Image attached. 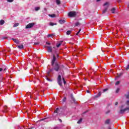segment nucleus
<instances>
[{
    "label": "nucleus",
    "mask_w": 129,
    "mask_h": 129,
    "mask_svg": "<svg viewBox=\"0 0 129 129\" xmlns=\"http://www.w3.org/2000/svg\"><path fill=\"white\" fill-rule=\"evenodd\" d=\"M118 92H119V89H117L116 90V93H118Z\"/></svg>",
    "instance_id": "obj_33"
},
{
    "label": "nucleus",
    "mask_w": 129,
    "mask_h": 129,
    "mask_svg": "<svg viewBox=\"0 0 129 129\" xmlns=\"http://www.w3.org/2000/svg\"><path fill=\"white\" fill-rule=\"evenodd\" d=\"M118 104V102H116L115 103V105H117Z\"/></svg>",
    "instance_id": "obj_41"
},
{
    "label": "nucleus",
    "mask_w": 129,
    "mask_h": 129,
    "mask_svg": "<svg viewBox=\"0 0 129 129\" xmlns=\"http://www.w3.org/2000/svg\"><path fill=\"white\" fill-rule=\"evenodd\" d=\"M12 40H13V41H14V43H16V44H20V41H19V40L15 38H12Z\"/></svg>",
    "instance_id": "obj_9"
},
{
    "label": "nucleus",
    "mask_w": 129,
    "mask_h": 129,
    "mask_svg": "<svg viewBox=\"0 0 129 129\" xmlns=\"http://www.w3.org/2000/svg\"><path fill=\"white\" fill-rule=\"evenodd\" d=\"M62 80L63 81L64 84H66V81H65V79H64V78H62Z\"/></svg>",
    "instance_id": "obj_31"
},
{
    "label": "nucleus",
    "mask_w": 129,
    "mask_h": 129,
    "mask_svg": "<svg viewBox=\"0 0 129 129\" xmlns=\"http://www.w3.org/2000/svg\"><path fill=\"white\" fill-rule=\"evenodd\" d=\"M8 3H13L14 2V0H8Z\"/></svg>",
    "instance_id": "obj_35"
},
{
    "label": "nucleus",
    "mask_w": 129,
    "mask_h": 129,
    "mask_svg": "<svg viewBox=\"0 0 129 129\" xmlns=\"http://www.w3.org/2000/svg\"><path fill=\"white\" fill-rule=\"evenodd\" d=\"M49 17H50V18H55L56 17V15L55 14H49Z\"/></svg>",
    "instance_id": "obj_14"
},
{
    "label": "nucleus",
    "mask_w": 129,
    "mask_h": 129,
    "mask_svg": "<svg viewBox=\"0 0 129 129\" xmlns=\"http://www.w3.org/2000/svg\"><path fill=\"white\" fill-rule=\"evenodd\" d=\"M57 83L60 86H62V82L61 81V75H59L57 78Z\"/></svg>",
    "instance_id": "obj_6"
},
{
    "label": "nucleus",
    "mask_w": 129,
    "mask_h": 129,
    "mask_svg": "<svg viewBox=\"0 0 129 129\" xmlns=\"http://www.w3.org/2000/svg\"><path fill=\"white\" fill-rule=\"evenodd\" d=\"M54 35V34H48V35H47V37H48V38H50V37H51V38H52V36H53Z\"/></svg>",
    "instance_id": "obj_26"
},
{
    "label": "nucleus",
    "mask_w": 129,
    "mask_h": 129,
    "mask_svg": "<svg viewBox=\"0 0 129 129\" xmlns=\"http://www.w3.org/2000/svg\"><path fill=\"white\" fill-rule=\"evenodd\" d=\"M82 122V118H80L77 122V123H81Z\"/></svg>",
    "instance_id": "obj_23"
},
{
    "label": "nucleus",
    "mask_w": 129,
    "mask_h": 129,
    "mask_svg": "<svg viewBox=\"0 0 129 129\" xmlns=\"http://www.w3.org/2000/svg\"><path fill=\"white\" fill-rule=\"evenodd\" d=\"M56 57H57V58H58V57H59V55H58V54H56Z\"/></svg>",
    "instance_id": "obj_46"
},
{
    "label": "nucleus",
    "mask_w": 129,
    "mask_h": 129,
    "mask_svg": "<svg viewBox=\"0 0 129 129\" xmlns=\"http://www.w3.org/2000/svg\"><path fill=\"white\" fill-rule=\"evenodd\" d=\"M49 25H50V26H55V25H57V23H53L52 22H50Z\"/></svg>",
    "instance_id": "obj_21"
},
{
    "label": "nucleus",
    "mask_w": 129,
    "mask_h": 129,
    "mask_svg": "<svg viewBox=\"0 0 129 129\" xmlns=\"http://www.w3.org/2000/svg\"><path fill=\"white\" fill-rule=\"evenodd\" d=\"M101 95V92H99L98 94H97L96 96H95V97L96 98H97V97H99V96H100Z\"/></svg>",
    "instance_id": "obj_15"
},
{
    "label": "nucleus",
    "mask_w": 129,
    "mask_h": 129,
    "mask_svg": "<svg viewBox=\"0 0 129 129\" xmlns=\"http://www.w3.org/2000/svg\"><path fill=\"white\" fill-rule=\"evenodd\" d=\"M46 43L47 44V45H51V43L50 42H46Z\"/></svg>",
    "instance_id": "obj_39"
},
{
    "label": "nucleus",
    "mask_w": 129,
    "mask_h": 129,
    "mask_svg": "<svg viewBox=\"0 0 129 129\" xmlns=\"http://www.w3.org/2000/svg\"><path fill=\"white\" fill-rule=\"evenodd\" d=\"M101 0H96V2H100Z\"/></svg>",
    "instance_id": "obj_47"
},
{
    "label": "nucleus",
    "mask_w": 129,
    "mask_h": 129,
    "mask_svg": "<svg viewBox=\"0 0 129 129\" xmlns=\"http://www.w3.org/2000/svg\"><path fill=\"white\" fill-rule=\"evenodd\" d=\"M67 99V98H66V97H64L63 98V99H62V103H64V102H66Z\"/></svg>",
    "instance_id": "obj_20"
},
{
    "label": "nucleus",
    "mask_w": 129,
    "mask_h": 129,
    "mask_svg": "<svg viewBox=\"0 0 129 129\" xmlns=\"http://www.w3.org/2000/svg\"><path fill=\"white\" fill-rule=\"evenodd\" d=\"M108 90V89H105L103 90V92H105V91H107Z\"/></svg>",
    "instance_id": "obj_37"
},
{
    "label": "nucleus",
    "mask_w": 129,
    "mask_h": 129,
    "mask_svg": "<svg viewBox=\"0 0 129 129\" xmlns=\"http://www.w3.org/2000/svg\"><path fill=\"white\" fill-rule=\"evenodd\" d=\"M58 120L60 121V122H62V120L61 119H58Z\"/></svg>",
    "instance_id": "obj_43"
},
{
    "label": "nucleus",
    "mask_w": 129,
    "mask_h": 129,
    "mask_svg": "<svg viewBox=\"0 0 129 129\" xmlns=\"http://www.w3.org/2000/svg\"><path fill=\"white\" fill-rule=\"evenodd\" d=\"M45 119H46V118L42 119H40V121H43V120H45Z\"/></svg>",
    "instance_id": "obj_42"
},
{
    "label": "nucleus",
    "mask_w": 129,
    "mask_h": 129,
    "mask_svg": "<svg viewBox=\"0 0 129 129\" xmlns=\"http://www.w3.org/2000/svg\"><path fill=\"white\" fill-rule=\"evenodd\" d=\"M59 111H60L59 110V108H57L56 110H55L54 112L55 113H59Z\"/></svg>",
    "instance_id": "obj_16"
},
{
    "label": "nucleus",
    "mask_w": 129,
    "mask_h": 129,
    "mask_svg": "<svg viewBox=\"0 0 129 129\" xmlns=\"http://www.w3.org/2000/svg\"><path fill=\"white\" fill-rule=\"evenodd\" d=\"M35 11L37 12V11H39V10H40V7H35Z\"/></svg>",
    "instance_id": "obj_25"
},
{
    "label": "nucleus",
    "mask_w": 129,
    "mask_h": 129,
    "mask_svg": "<svg viewBox=\"0 0 129 129\" xmlns=\"http://www.w3.org/2000/svg\"><path fill=\"white\" fill-rule=\"evenodd\" d=\"M123 108V105H122L120 107V108L121 109L119 112V113H120L121 114H122V113H124L126 110H129V107L125 108L124 109H122Z\"/></svg>",
    "instance_id": "obj_1"
},
{
    "label": "nucleus",
    "mask_w": 129,
    "mask_h": 129,
    "mask_svg": "<svg viewBox=\"0 0 129 129\" xmlns=\"http://www.w3.org/2000/svg\"><path fill=\"white\" fill-rule=\"evenodd\" d=\"M19 26V23H16L14 25V27H18Z\"/></svg>",
    "instance_id": "obj_30"
},
{
    "label": "nucleus",
    "mask_w": 129,
    "mask_h": 129,
    "mask_svg": "<svg viewBox=\"0 0 129 129\" xmlns=\"http://www.w3.org/2000/svg\"><path fill=\"white\" fill-rule=\"evenodd\" d=\"M119 83H120V82H119V81H117V82L115 83V85H118V84H119Z\"/></svg>",
    "instance_id": "obj_28"
},
{
    "label": "nucleus",
    "mask_w": 129,
    "mask_h": 129,
    "mask_svg": "<svg viewBox=\"0 0 129 129\" xmlns=\"http://www.w3.org/2000/svg\"><path fill=\"white\" fill-rule=\"evenodd\" d=\"M34 26H35V24L34 23H29L26 26V29H31V28H33Z\"/></svg>",
    "instance_id": "obj_5"
},
{
    "label": "nucleus",
    "mask_w": 129,
    "mask_h": 129,
    "mask_svg": "<svg viewBox=\"0 0 129 129\" xmlns=\"http://www.w3.org/2000/svg\"><path fill=\"white\" fill-rule=\"evenodd\" d=\"M51 71H53V69L50 70L49 72H47L48 75H49V74H50V72H51Z\"/></svg>",
    "instance_id": "obj_32"
},
{
    "label": "nucleus",
    "mask_w": 129,
    "mask_h": 129,
    "mask_svg": "<svg viewBox=\"0 0 129 129\" xmlns=\"http://www.w3.org/2000/svg\"><path fill=\"white\" fill-rule=\"evenodd\" d=\"M79 25H80V23L79 22H77L75 24V26H79Z\"/></svg>",
    "instance_id": "obj_27"
},
{
    "label": "nucleus",
    "mask_w": 129,
    "mask_h": 129,
    "mask_svg": "<svg viewBox=\"0 0 129 129\" xmlns=\"http://www.w3.org/2000/svg\"><path fill=\"white\" fill-rule=\"evenodd\" d=\"M56 2L57 5H60L61 4L60 0H56Z\"/></svg>",
    "instance_id": "obj_19"
},
{
    "label": "nucleus",
    "mask_w": 129,
    "mask_h": 129,
    "mask_svg": "<svg viewBox=\"0 0 129 129\" xmlns=\"http://www.w3.org/2000/svg\"><path fill=\"white\" fill-rule=\"evenodd\" d=\"M70 34H71V31L69 30L67 32V35H69Z\"/></svg>",
    "instance_id": "obj_24"
},
{
    "label": "nucleus",
    "mask_w": 129,
    "mask_h": 129,
    "mask_svg": "<svg viewBox=\"0 0 129 129\" xmlns=\"http://www.w3.org/2000/svg\"><path fill=\"white\" fill-rule=\"evenodd\" d=\"M3 39H7V37H3Z\"/></svg>",
    "instance_id": "obj_48"
},
{
    "label": "nucleus",
    "mask_w": 129,
    "mask_h": 129,
    "mask_svg": "<svg viewBox=\"0 0 129 129\" xmlns=\"http://www.w3.org/2000/svg\"><path fill=\"white\" fill-rule=\"evenodd\" d=\"M5 24V20H1L0 21V25L1 26H3V25H4Z\"/></svg>",
    "instance_id": "obj_13"
},
{
    "label": "nucleus",
    "mask_w": 129,
    "mask_h": 129,
    "mask_svg": "<svg viewBox=\"0 0 129 129\" xmlns=\"http://www.w3.org/2000/svg\"><path fill=\"white\" fill-rule=\"evenodd\" d=\"M115 8H112L111 10V11L112 12V14H115Z\"/></svg>",
    "instance_id": "obj_18"
},
{
    "label": "nucleus",
    "mask_w": 129,
    "mask_h": 129,
    "mask_svg": "<svg viewBox=\"0 0 129 129\" xmlns=\"http://www.w3.org/2000/svg\"><path fill=\"white\" fill-rule=\"evenodd\" d=\"M81 31V29H79V31L76 34L77 36L78 35V34L80 33Z\"/></svg>",
    "instance_id": "obj_29"
},
{
    "label": "nucleus",
    "mask_w": 129,
    "mask_h": 129,
    "mask_svg": "<svg viewBox=\"0 0 129 129\" xmlns=\"http://www.w3.org/2000/svg\"><path fill=\"white\" fill-rule=\"evenodd\" d=\"M122 74H123V73H120L119 74H118L117 77H120V76H122Z\"/></svg>",
    "instance_id": "obj_22"
},
{
    "label": "nucleus",
    "mask_w": 129,
    "mask_h": 129,
    "mask_svg": "<svg viewBox=\"0 0 129 129\" xmlns=\"http://www.w3.org/2000/svg\"><path fill=\"white\" fill-rule=\"evenodd\" d=\"M56 56H55V55L53 54V56L51 60V66H54V64H55V62H56Z\"/></svg>",
    "instance_id": "obj_7"
},
{
    "label": "nucleus",
    "mask_w": 129,
    "mask_h": 129,
    "mask_svg": "<svg viewBox=\"0 0 129 129\" xmlns=\"http://www.w3.org/2000/svg\"><path fill=\"white\" fill-rule=\"evenodd\" d=\"M57 114H53V117H56V116H57Z\"/></svg>",
    "instance_id": "obj_40"
},
{
    "label": "nucleus",
    "mask_w": 129,
    "mask_h": 129,
    "mask_svg": "<svg viewBox=\"0 0 129 129\" xmlns=\"http://www.w3.org/2000/svg\"><path fill=\"white\" fill-rule=\"evenodd\" d=\"M40 44V42H35L34 43V45H39Z\"/></svg>",
    "instance_id": "obj_38"
},
{
    "label": "nucleus",
    "mask_w": 129,
    "mask_h": 129,
    "mask_svg": "<svg viewBox=\"0 0 129 129\" xmlns=\"http://www.w3.org/2000/svg\"><path fill=\"white\" fill-rule=\"evenodd\" d=\"M77 15V13H76L75 11H71L68 13L69 17H71L73 18L76 17Z\"/></svg>",
    "instance_id": "obj_3"
},
{
    "label": "nucleus",
    "mask_w": 129,
    "mask_h": 129,
    "mask_svg": "<svg viewBox=\"0 0 129 129\" xmlns=\"http://www.w3.org/2000/svg\"><path fill=\"white\" fill-rule=\"evenodd\" d=\"M3 71V68H0V72H2Z\"/></svg>",
    "instance_id": "obj_44"
},
{
    "label": "nucleus",
    "mask_w": 129,
    "mask_h": 129,
    "mask_svg": "<svg viewBox=\"0 0 129 129\" xmlns=\"http://www.w3.org/2000/svg\"><path fill=\"white\" fill-rule=\"evenodd\" d=\"M108 129H111L110 127H108Z\"/></svg>",
    "instance_id": "obj_51"
},
{
    "label": "nucleus",
    "mask_w": 129,
    "mask_h": 129,
    "mask_svg": "<svg viewBox=\"0 0 129 129\" xmlns=\"http://www.w3.org/2000/svg\"><path fill=\"white\" fill-rule=\"evenodd\" d=\"M6 70H7V69L5 68V69H4V71H6Z\"/></svg>",
    "instance_id": "obj_50"
},
{
    "label": "nucleus",
    "mask_w": 129,
    "mask_h": 129,
    "mask_svg": "<svg viewBox=\"0 0 129 129\" xmlns=\"http://www.w3.org/2000/svg\"><path fill=\"white\" fill-rule=\"evenodd\" d=\"M109 112H110V110L107 111L105 112V114H108V113H109Z\"/></svg>",
    "instance_id": "obj_34"
},
{
    "label": "nucleus",
    "mask_w": 129,
    "mask_h": 129,
    "mask_svg": "<svg viewBox=\"0 0 129 129\" xmlns=\"http://www.w3.org/2000/svg\"><path fill=\"white\" fill-rule=\"evenodd\" d=\"M53 67L54 68L53 69H52V70H54L56 72H58V71L60 70V66H59V64L57 62L55 63V66H53Z\"/></svg>",
    "instance_id": "obj_4"
},
{
    "label": "nucleus",
    "mask_w": 129,
    "mask_h": 129,
    "mask_svg": "<svg viewBox=\"0 0 129 129\" xmlns=\"http://www.w3.org/2000/svg\"><path fill=\"white\" fill-rule=\"evenodd\" d=\"M104 7H105V6H107L105 8V9L103 10L102 14H105L107 11V9H108V7H109V3L106 2L103 5Z\"/></svg>",
    "instance_id": "obj_2"
},
{
    "label": "nucleus",
    "mask_w": 129,
    "mask_h": 129,
    "mask_svg": "<svg viewBox=\"0 0 129 129\" xmlns=\"http://www.w3.org/2000/svg\"><path fill=\"white\" fill-rule=\"evenodd\" d=\"M109 122H110V119H108L105 120V124H109Z\"/></svg>",
    "instance_id": "obj_12"
},
{
    "label": "nucleus",
    "mask_w": 129,
    "mask_h": 129,
    "mask_svg": "<svg viewBox=\"0 0 129 129\" xmlns=\"http://www.w3.org/2000/svg\"><path fill=\"white\" fill-rule=\"evenodd\" d=\"M66 22V21L64 20L60 19L59 20L58 23H59L60 24H62L65 23Z\"/></svg>",
    "instance_id": "obj_10"
},
{
    "label": "nucleus",
    "mask_w": 129,
    "mask_h": 129,
    "mask_svg": "<svg viewBox=\"0 0 129 129\" xmlns=\"http://www.w3.org/2000/svg\"><path fill=\"white\" fill-rule=\"evenodd\" d=\"M18 47L19 48V49H24V45H19Z\"/></svg>",
    "instance_id": "obj_17"
},
{
    "label": "nucleus",
    "mask_w": 129,
    "mask_h": 129,
    "mask_svg": "<svg viewBox=\"0 0 129 129\" xmlns=\"http://www.w3.org/2000/svg\"><path fill=\"white\" fill-rule=\"evenodd\" d=\"M62 43H63V41H61L58 43H57L56 47L57 48H59V47H60V46H61V45H62Z\"/></svg>",
    "instance_id": "obj_11"
},
{
    "label": "nucleus",
    "mask_w": 129,
    "mask_h": 129,
    "mask_svg": "<svg viewBox=\"0 0 129 129\" xmlns=\"http://www.w3.org/2000/svg\"><path fill=\"white\" fill-rule=\"evenodd\" d=\"M46 79H47V80L48 81H52V80L49 79V78H48V77H46Z\"/></svg>",
    "instance_id": "obj_36"
},
{
    "label": "nucleus",
    "mask_w": 129,
    "mask_h": 129,
    "mask_svg": "<svg viewBox=\"0 0 129 129\" xmlns=\"http://www.w3.org/2000/svg\"><path fill=\"white\" fill-rule=\"evenodd\" d=\"M87 92L88 93H89L90 92L89 91V90H87Z\"/></svg>",
    "instance_id": "obj_45"
},
{
    "label": "nucleus",
    "mask_w": 129,
    "mask_h": 129,
    "mask_svg": "<svg viewBox=\"0 0 129 129\" xmlns=\"http://www.w3.org/2000/svg\"><path fill=\"white\" fill-rule=\"evenodd\" d=\"M73 100L75 101V99L74 98H73Z\"/></svg>",
    "instance_id": "obj_49"
},
{
    "label": "nucleus",
    "mask_w": 129,
    "mask_h": 129,
    "mask_svg": "<svg viewBox=\"0 0 129 129\" xmlns=\"http://www.w3.org/2000/svg\"><path fill=\"white\" fill-rule=\"evenodd\" d=\"M47 47L48 48V52L49 53H52V51L53 50V48L51 46H47Z\"/></svg>",
    "instance_id": "obj_8"
}]
</instances>
